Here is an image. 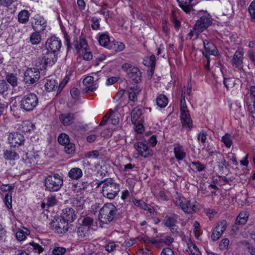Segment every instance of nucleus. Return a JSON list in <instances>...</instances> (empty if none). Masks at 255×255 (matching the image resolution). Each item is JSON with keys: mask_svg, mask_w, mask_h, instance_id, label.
I'll use <instances>...</instances> for the list:
<instances>
[{"mask_svg": "<svg viewBox=\"0 0 255 255\" xmlns=\"http://www.w3.org/2000/svg\"><path fill=\"white\" fill-rule=\"evenodd\" d=\"M178 217L177 215L166 216L164 220L165 226L169 228L173 233L178 232V227L176 225Z\"/></svg>", "mask_w": 255, "mask_h": 255, "instance_id": "aec40b11", "label": "nucleus"}, {"mask_svg": "<svg viewBox=\"0 0 255 255\" xmlns=\"http://www.w3.org/2000/svg\"><path fill=\"white\" fill-rule=\"evenodd\" d=\"M47 65H48L43 57V56H41L38 57L36 61H35V66L37 70H42L45 69Z\"/></svg>", "mask_w": 255, "mask_h": 255, "instance_id": "4c0bfd02", "label": "nucleus"}, {"mask_svg": "<svg viewBox=\"0 0 255 255\" xmlns=\"http://www.w3.org/2000/svg\"><path fill=\"white\" fill-rule=\"evenodd\" d=\"M185 90V88L184 87L181 92L180 103V120L183 127L191 129L193 128V123L186 103Z\"/></svg>", "mask_w": 255, "mask_h": 255, "instance_id": "f257e3e1", "label": "nucleus"}, {"mask_svg": "<svg viewBox=\"0 0 255 255\" xmlns=\"http://www.w3.org/2000/svg\"><path fill=\"white\" fill-rule=\"evenodd\" d=\"M8 140L11 146L18 147L23 144L25 139L20 133L11 132L8 135Z\"/></svg>", "mask_w": 255, "mask_h": 255, "instance_id": "f8f14e48", "label": "nucleus"}, {"mask_svg": "<svg viewBox=\"0 0 255 255\" xmlns=\"http://www.w3.org/2000/svg\"><path fill=\"white\" fill-rule=\"evenodd\" d=\"M39 159V155L33 152L25 153L22 156V160L28 167L34 165Z\"/></svg>", "mask_w": 255, "mask_h": 255, "instance_id": "f3484780", "label": "nucleus"}, {"mask_svg": "<svg viewBox=\"0 0 255 255\" xmlns=\"http://www.w3.org/2000/svg\"><path fill=\"white\" fill-rule=\"evenodd\" d=\"M46 190L56 192L60 190L63 184L62 177L58 173H53L47 176L44 180Z\"/></svg>", "mask_w": 255, "mask_h": 255, "instance_id": "39448f33", "label": "nucleus"}, {"mask_svg": "<svg viewBox=\"0 0 255 255\" xmlns=\"http://www.w3.org/2000/svg\"><path fill=\"white\" fill-rule=\"evenodd\" d=\"M34 128V125L29 121L23 122L22 124V131L24 132H29Z\"/></svg>", "mask_w": 255, "mask_h": 255, "instance_id": "a18cd8bd", "label": "nucleus"}, {"mask_svg": "<svg viewBox=\"0 0 255 255\" xmlns=\"http://www.w3.org/2000/svg\"><path fill=\"white\" fill-rule=\"evenodd\" d=\"M61 46V40L55 36H51L48 38L46 42V50L53 52H58Z\"/></svg>", "mask_w": 255, "mask_h": 255, "instance_id": "9b49d317", "label": "nucleus"}, {"mask_svg": "<svg viewBox=\"0 0 255 255\" xmlns=\"http://www.w3.org/2000/svg\"><path fill=\"white\" fill-rule=\"evenodd\" d=\"M246 107L249 112L255 114V101L250 98H246Z\"/></svg>", "mask_w": 255, "mask_h": 255, "instance_id": "e433bc0d", "label": "nucleus"}, {"mask_svg": "<svg viewBox=\"0 0 255 255\" xmlns=\"http://www.w3.org/2000/svg\"><path fill=\"white\" fill-rule=\"evenodd\" d=\"M207 132L204 130H202L198 134L197 139L202 143H204L207 140Z\"/></svg>", "mask_w": 255, "mask_h": 255, "instance_id": "680f3d73", "label": "nucleus"}, {"mask_svg": "<svg viewBox=\"0 0 255 255\" xmlns=\"http://www.w3.org/2000/svg\"><path fill=\"white\" fill-rule=\"evenodd\" d=\"M40 78V73L35 68H28L24 74V81L27 84H33Z\"/></svg>", "mask_w": 255, "mask_h": 255, "instance_id": "1a4fd4ad", "label": "nucleus"}, {"mask_svg": "<svg viewBox=\"0 0 255 255\" xmlns=\"http://www.w3.org/2000/svg\"><path fill=\"white\" fill-rule=\"evenodd\" d=\"M28 248L29 250L32 251L35 253L40 254L43 251V248L40 245L34 242H30Z\"/></svg>", "mask_w": 255, "mask_h": 255, "instance_id": "a19ab883", "label": "nucleus"}, {"mask_svg": "<svg viewBox=\"0 0 255 255\" xmlns=\"http://www.w3.org/2000/svg\"><path fill=\"white\" fill-rule=\"evenodd\" d=\"M64 151L68 154L72 153L75 150V145L74 144L69 142V143L64 144Z\"/></svg>", "mask_w": 255, "mask_h": 255, "instance_id": "6e6d98bb", "label": "nucleus"}, {"mask_svg": "<svg viewBox=\"0 0 255 255\" xmlns=\"http://www.w3.org/2000/svg\"><path fill=\"white\" fill-rule=\"evenodd\" d=\"M194 234L196 237L197 239H198V238L200 236V225L199 222L197 221L194 222Z\"/></svg>", "mask_w": 255, "mask_h": 255, "instance_id": "0e129e2a", "label": "nucleus"}, {"mask_svg": "<svg viewBox=\"0 0 255 255\" xmlns=\"http://www.w3.org/2000/svg\"><path fill=\"white\" fill-rule=\"evenodd\" d=\"M193 0H176L179 6L186 13H190L193 10L191 2Z\"/></svg>", "mask_w": 255, "mask_h": 255, "instance_id": "5701e85b", "label": "nucleus"}, {"mask_svg": "<svg viewBox=\"0 0 255 255\" xmlns=\"http://www.w3.org/2000/svg\"><path fill=\"white\" fill-rule=\"evenodd\" d=\"M48 65L51 66L54 64L57 61L56 53L53 51H48L42 55Z\"/></svg>", "mask_w": 255, "mask_h": 255, "instance_id": "a878e982", "label": "nucleus"}, {"mask_svg": "<svg viewBox=\"0 0 255 255\" xmlns=\"http://www.w3.org/2000/svg\"><path fill=\"white\" fill-rule=\"evenodd\" d=\"M40 31H35L31 34L29 37V41L32 45H38L41 41V36L40 34Z\"/></svg>", "mask_w": 255, "mask_h": 255, "instance_id": "72a5a7b5", "label": "nucleus"}, {"mask_svg": "<svg viewBox=\"0 0 255 255\" xmlns=\"http://www.w3.org/2000/svg\"><path fill=\"white\" fill-rule=\"evenodd\" d=\"M12 188L11 186L6 185H2L0 186V193H6L8 195L11 194Z\"/></svg>", "mask_w": 255, "mask_h": 255, "instance_id": "5fc2aeb1", "label": "nucleus"}, {"mask_svg": "<svg viewBox=\"0 0 255 255\" xmlns=\"http://www.w3.org/2000/svg\"><path fill=\"white\" fill-rule=\"evenodd\" d=\"M46 205L48 207H52L56 204L57 200L54 196H49L46 198Z\"/></svg>", "mask_w": 255, "mask_h": 255, "instance_id": "13d9d810", "label": "nucleus"}, {"mask_svg": "<svg viewBox=\"0 0 255 255\" xmlns=\"http://www.w3.org/2000/svg\"><path fill=\"white\" fill-rule=\"evenodd\" d=\"M77 234L79 238L82 239L89 236L90 234V229L79 224L78 227Z\"/></svg>", "mask_w": 255, "mask_h": 255, "instance_id": "473e14b6", "label": "nucleus"}, {"mask_svg": "<svg viewBox=\"0 0 255 255\" xmlns=\"http://www.w3.org/2000/svg\"><path fill=\"white\" fill-rule=\"evenodd\" d=\"M133 203L136 206L139 207L145 210H147L150 213H151L152 209L150 207H148V205L143 201L141 200L135 199L133 201Z\"/></svg>", "mask_w": 255, "mask_h": 255, "instance_id": "79ce46f5", "label": "nucleus"}, {"mask_svg": "<svg viewBox=\"0 0 255 255\" xmlns=\"http://www.w3.org/2000/svg\"><path fill=\"white\" fill-rule=\"evenodd\" d=\"M31 24L34 30L42 32L45 29L47 22L43 16L37 14L31 18Z\"/></svg>", "mask_w": 255, "mask_h": 255, "instance_id": "9d476101", "label": "nucleus"}, {"mask_svg": "<svg viewBox=\"0 0 255 255\" xmlns=\"http://www.w3.org/2000/svg\"><path fill=\"white\" fill-rule=\"evenodd\" d=\"M229 243L230 241L228 238H224L222 239L219 244L220 249L221 250L228 249Z\"/></svg>", "mask_w": 255, "mask_h": 255, "instance_id": "052dcab7", "label": "nucleus"}, {"mask_svg": "<svg viewBox=\"0 0 255 255\" xmlns=\"http://www.w3.org/2000/svg\"><path fill=\"white\" fill-rule=\"evenodd\" d=\"M191 165L194 167L193 170H195L196 171L201 172L204 170L206 168L205 165L201 163L198 161H192L191 162Z\"/></svg>", "mask_w": 255, "mask_h": 255, "instance_id": "09e8293b", "label": "nucleus"}, {"mask_svg": "<svg viewBox=\"0 0 255 255\" xmlns=\"http://www.w3.org/2000/svg\"><path fill=\"white\" fill-rule=\"evenodd\" d=\"M227 226V222L225 220H222L217 223V225L215 229L219 231L221 233L223 234L226 230Z\"/></svg>", "mask_w": 255, "mask_h": 255, "instance_id": "3c124183", "label": "nucleus"}, {"mask_svg": "<svg viewBox=\"0 0 255 255\" xmlns=\"http://www.w3.org/2000/svg\"><path fill=\"white\" fill-rule=\"evenodd\" d=\"M82 176V170L78 167L72 168L68 172V176L73 180H78L81 178Z\"/></svg>", "mask_w": 255, "mask_h": 255, "instance_id": "bb28decb", "label": "nucleus"}, {"mask_svg": "<svg viewBox=\"0 0 255 255\" xmlns=\"http://www.w3.org/2000/svg\"><path fill=\"white\" fill-rule=\"evenodd\" d=\"M102 184V193L104 197L109 200L114 199L120 192V185L111 179L105 180Z\"/></svg>", "mask_w": 255, "mask_h": 255, "instance_id": "7ed1b4c3", "label": "nucleus"}, {"mask_svg": "<svg viewBox=\"0 0 255 255\" xmlns=\"http://www.w3.org/2000/svg\"><path fill=\"white\" fill-rule=\"evenodd\" d=\"M213 19L212 16L209 14H206L201 16L196 21L195 25L188 34L191 38L194 35L197 37L199 33L207 29L212 23Z\"/></svg>", "mask_w": 255, "mask_h": 255, "instance_id": "20e7f679", "label": "nucleus"}, {"mask_svg": "<svg viewBox=\"0 0 255 255\" xmlns=\"http://www.w3.org/2000/svg\"><path fill=\"white\" fill-rule=\"evenodd\" d=\"M51 226L52 229L54 230L55 232L59 234L66 232L68 229V223L62 219L52 221L51 223Z\"/></svg>", "mask_w": 255, "mask_h": 255, "instance_id": "ddd939ff", "label": "nucleus"}, {"mask_svg": "<svg viewBox=\"0 0 255 255\" xmlns=\"http://www.w3.org/2000/svg\"><path fill=\"white\" fill-rule=\"evenodd\" d=\"M30 234V232L28 229L23 227L22 229H19L16 232L15 237L19 241H23Z\"/></svg>", "mask_w": 255, "mask_h": 255, "instance_id": "cd10ccee", "label": "nucleus"}, {"mask_svg": "<svg viewBox=\"0 0 255 255\" xmlns=\"http://www.w3.org/2000/svg\"><path fill=\"white\" fill-rule=\"evenodd\" d=\"M6 79L7 82L12 86L15 87L17 85V77L16 74L13 73H8L6 74Z\"/></svg>", "mask_w": 255, "mask_h": 255, "instance_id": "ea45409f", "label": "nucleus"}, {"mask_svg": "<svg viewBox=\"0 0 255 255\" xmlns=\"http://www.w3.org/2000/svg\"><path fill=\"white\" fill-rule=\"evenodd\" d=\"M57 84L58 83L56 82L55 80L47 79L45 83V89L48 92L52 91L57 87Z\"/></svg>", "mask_w": 255, "mask_h": 255, "instance_id": "c9c22d12", "label": "nucleus"}, {"mask_svg": "<svg viewBox=\"0 0 255 255\" xmlns=\"http://www.w3.org/2000/svg\"><path fill=\"white\" fill-rule=\"evenodd\" d=\"M173 147L174 156L177 161L182 160L186 157L187 153L183 145L177 142L173 144Z\"/></svg>", "mask_w": 255, "mask_h": 255, "instance_id": "dca6fc26", "label": "nucleus"}, {"mask_svg": "<svg viewBox=\"0 0 255 255\" xmlns=\"http://www.w3.org/2000/svg\"><path fill=\"white\" fill-rule=\"evenodd\" d=\"M224 84L228 90L229 88H232L235 86V80L232 78H224Z\"/></svg>", "mask_w": 255, "mask_h": 255, "instance_id": "4d7b16f0", "label": "nucleus"}, {"mask_svg": "<svg viewBox=\"0 0 255 255\" xmlns=\"http://www.w3.org/2000/svg\"><path fill=\"white\" fill-rule=\"evenodd\" d=\"M79 224L85 226V227L90 229L93 223V220L89 217H84L79 219Z\"/></svg>", "mask_w": 255, "mask_h": 255, "instance_id": "58836bf2", "label": "nucleus"}, {"mask_svg": "<svg viewBox=\"0 0 255 255\" xmlns=\"http://www.w3.org/2000/svg\"><path fill=\"white\" fill-rule=\"evenodd\" d=\"M83 83L85 87L84 89L85 93L94 91L98 87L97 82L94 80V78L91 76L86 77L83 80Z\"/></svg>", "mask_w": 255, "mask_h": 255, "instance_id": "2eb2a0df", "label": "nucleus"}, {"mask_svg": "<svg viewBox=\"0 0 255 255\" xmlns=\"http://www.w3.org/2000/svg\"><path fill=\"white\" fill-rule=\"evenodd\" d=\"M173 201L175 205L180 207L185 213L192 214L196 211V202L194 200H188L183 196L177 195Z\"/></svg>", "mask_w": 255, "mask_h": 255, "instance_id": "423d86ee", "label": "nucleus"}, {"mask_svg": "<svg viewBox=\"0 0 255 255\" xmlns=\"http://www.w3.org/2000/svg\"><path fill=\"white\" fill-rule=\"evenodd\" d=\"M83 55V59L86 60H90L92 59L93 55L91 51L89 50V48L86 49L82 52Z\"/></svg>", "mask_w": 255, "mask_h": 255, "instance_id": "338daca9", "label": "nucleus"}, {"mask_svg": "<svg viewBox=\"0 0 255 255\" xmlns=\"http://www.w3.org/2000/svg\"><path fill=\"white\" fill-rule=\"evenodd\" d=\"M184 240L186 243L188 249L192 255H201V253L198 248L195 245L189 237H185Z\"/></svg>", "mask_w": 255, "mask_h": 255, "instance_id": "b1692460", "label": "nucleus"}, {"mask_svg": "<svg viewBox=\"0 0 255 255\" xmlns=\"http://www.w3.org/2000/svg\"><path fill=\"white\" fill-rule=\"evenodd\" d=\"M156 105L160 108H165L168 104L167 97L163 94L158 95L156 99Z\"/></svg>", "mask_w": 255, "mask_h": 255, "instance_id": "7c9ffc66", "label": "nucleus"}, {"mask_svg": "<svg viewBox=\"0 0 255 255\" xmlns=\"http://www.w3.org/2000/svg\"><path fill=\"white\" fill-rule=\"evenodd\" d=\"M38 99L37 96L33 93L25 95L21 100L20 106L26 111H32L37 105Z\"/></svg>", "mask_w": 255, "mask_h": 255, "instance_id": "6e6552de", "label": "nucleus"}, {"mask_svg": "<svg viewBox=\"0 0 255 255\" xmlns=\"http://www.w3.org/2000/svg\"><path fill=\"white\" fill-rule=\"evenodd\" d=\"M117 212L116 207L111 203H106L100 209L99 219L101 223L108 224L115 217Z\"/></svg>", "mask_w": 255, "mask_h": 255, "instance_id": "f03ea898", "label": "nucleus"}, {"mask_svg": "<svg viewBox=\"0 0 255 255\" xmlns=\"http://www.w3.org/2000/svg\"><path fill=\"white\" fill-rule=\"evenodd\" d=\"M142 114V110L136 107L133 109L131 114V121L132 124H135L137 120Z\"/></svg>", "mask_w": 255, "mask_h": 255, "instance_id": "f704fd0d", "label": "nucleus"}, {"mask_svg": "<svg viewBox=\"0 0 255 255\" xmlns=\"http://www.w3.org/2000/svg\"><path fill=\"white\" fill-rule=\"evenodd\" d=\"M75 117L73 113H64L59 116V120L61 124L65 127L72 125L75 121Z\"/></svg>", "mask_w": 255, "mask_h": 255, "instance_id": "a211bd4d", "label": "nucleus"}, {"mask_svg": "<svg viewBox=\"0 0 255 255\" xmlns=\"http://www.w3.org/2000/svg\"><path fill=\"white\" fill-rule=\"evenodd\" d=\"M110 41V38L108 34L106 33L99 34L98 41L100 45L110 49L111 47L109 46Z\"/></svg>", "mask_w": 255, "mask_h": 255, "instance_id": "2f4dec72", "label": "nucleus"}, {"mask_svg": "<svg viewBox=\"0 0 255 255\" xmlns=\"http://www.w3.org/2000/svg\"><path fill=\"white\" fill-rule=\"evenodd\" d=\"M134 147L139 155L144 158H147L151 156L152 154V150L146 144L142 142L135 143L134 144Z\"/></svg>", "mask_w": 255, "mask_h": 255, "instance_id": "4468645a", "label": "nucleus"}, {"mask_svg": "<svg viewBox=\"0 0 255 255\" xmlns=\"http://www.w3.org/2000/svg\"><path fill=\"white\" fill-rule=\"evenodd\" d=\"M97 168L98 173L101 175H105V174L107 172V167L105 163H103V164L101 165H98Z\"/></svg>", "mask_w": 255, "mask_h": 255, "instance_id": "69168bd1", "label": "nucleus"}, {"mask_svg": "<svg viewBox=\"0 0 255 255\" xmlns=\"http://www.w3.org/2000/svg\"><path fill=\"white\" fill-rule=\"evenodd\" d=\"M58 141L61 145L69 143L70 142L69 136L65 133H62L59 135Z\"/></svg>", "mask_w": 255, "mask_h": 255, "instance_id": "8fccbe9b", "label": "nucleus"}, {"mask_svg": "<svg viewBox=\"0 0 255 255\" xmlns=\"http://www.w3.org/2000/svg\"><path fill=\"white\" fill-rule=\"evenodd\" d=\"M244 51L243 48H239L235 52L232 62L237 67H241L243 64Z\"/></svg>", "mask_w": 255, "mask_h": 255, "instance_id": "6ab92c4d", "label": "nucleus"}, {"mask_svg": "<svg viewBox=\"0 0 255 255\" xmlns=\"http://www.w3.org/2000/svg\"><path fill=\"white\" fill-rule=\"evenodd\" d=\"M19 155L12 149H7L3 153V157L7 160H15L19 158Z\"/></svg>", "mask_w": 255, "mask_h": 255, "instance_id": "c85d7f7f", "label": "nucleus"}, {"mask_svg": "<svg viewBox=\"0 0 255 255\" xmlns=\"http://www.w3.org/2000/svg\"><path fill=\"white\" fill-rule=\"evenodd\" d=\"M249 12L251 15V19L253 21L255 19V1H253L248 8Z\"/></svg>", "mask_w": 255, "mask_h": 255, "instance_id": "864d4df0", "label": "nucleus"}, {"mask_svg": "<svg viewBox=\"0 0 255 255\" xmlns=\"http://www.w3.org/2000/svg\"><path fill=\"white\" fill-rule=\"evenodd\" d=\"M61 217L63 220L68 223V222H73L76 219L77 215L72 208H66L63 210Z\"/></svg>", "mask_w": 255, "mask_h": 255, "instance_id": "4be33fe9", "label": "nucleus"}, {"mask_svg": "<svg viewBox=\"0 0 255 255\" xmlns=\"http://www.w3.org/2000/svg\"><path fill=\"white\" fill-rule=\"evenodd\" d=\"M222 141L227 148H230L233 144L232 136L229 133H226L222 137Z\"/></svg>", "mask_w": 255, "mask_h": 255, "instance_id": "c03bdc74", "label": "nucleus"}, {"mask_svg": "<svg viewBox=\"0 0 255 255\" xmlns=\"http://www.w3.org/2000/svg\"><path fill=\"white\" fill-rule=\"evenodd\" d=\"M140 91L137 86H135L130 88V91H129L128 97L130 100L135 101L137 100V94Z\"/></svg>", "mask_w": 255, "mask_h": 255, "instance_id": "37998d69", "label": "nucleus"}, {"mask_svg": "<svg viewBox=\"0 0 255 255\" xmlns=\"http://www.w3.org/2000/svg\"><path fill=\"white\" fill-rule=\"evenodd\" d=\"M30 13L27 10H21L18 14V21L22 24L26 23L29 19Z\"/></svg>", "mask_w": 255, "mask_h": 255, "instance_id": "c756f323", "label": "nucleus"}, {"mask_svg": "<svg viewBox=\"0 0 255 255\" xmlns=\"http://www.w3.org/2000/svg\"><path fill=\"white\" fill-rule=\"evenodd\" d=\"M11 201L12 197L11 194L10 195L6 194L4 198V202L7 208L9 209L12 208Z\"/></svg>", "mask_w": 255, "mask_h": 255, "instance_id": "bf43d9fd", "label": "nucleus"}, {"mask_svg": "<svg viewBox=\"0 0 255 255\" xmlns=\"http://www.w3.org/2000/svg\"><path fill=\"white\" fill-rule=\"evenodd\" d=\"M100 20L97 17H92L91 18V27L94 30H98L100 29Z\"/></svg>", "mask_w": 255, "mask_h": 255, "instance_id": "603ef678", "label": "nucleus"}, {"mask_svg": "<svg viewBox=\"0 0 255 255\" xmlns=\"http://www.w3.org/2000/svg\"><path fill=\"white\" fill-rule=\"evenodd\" d=\"M73 45L77 53L85 51L88 48L86 40L83 38H80L79 40H76L73 42Z\"/></svg>", "mask_w": 255, "mask_h": 255, "instance_id": "393cba45", "label": "nucleus"}, {"mask_svg": "<svg viewBox=\"0 0 255 255\" xmlns=\"http://www.w3.org/2000/svg\"><path fill=\"white\" fill-rule=\"evenodd\" d=\"M204 46L205 52L203 53V55L209 60V55H217L218 54V50L216 46L212 42H210L207 40L204 41Z\"/></svg>", "mask_w": 255, "mask_h": 255, "instance_id": "412c9836", "label": "nucleus"}, {"mask_svg": "<svg viewBox=\"0 0 255 255\" xmlns=\"http://www.w3.org/2000/svg\"><path fill=\"white\" fill-rule=\"evenodd\" d=\"M66 252V249L63 247H56L53 249L52 253L54 255H62Z\"/></svg>", "mask_w": 255, "mask_h": 255, "instance_id": "774afa93", "label": "nucleus"}, {"mask_svg": "<svg viewBox=\"0 0 255 255\" xmlns=\"http://www.w3.org/2000/svg\"><path fill=\"white\" fill-rule=\"evenodd\" d=\"M248 216L246 212H241L237 217L236 223L237 224L244 225L245 224L247 221Z\"/></svg>", "mask_w": 255, "mask_h": 255, "instance_id": "de8ad7c7", "label": "nucleus"}, {"mask_svg": "<svg viewBox=\"0 0 255 255\" xmlns=\"http://www.w3.org/2000/svg\"><path fill=\"white\" fill-rule=\"evenodd\" d=\"M72 204L77 210L82 211L84 208V200L79 198L74 199Z\"/></svg>", "mask_w": 255, "mask_h": 255, "instance_id": "49530a36", "label": "nucleus"}, {"mask_svg": "<svg viewBox=\"0 0 255 255\" xmlns=\"http://www.w3.org/2000/svg\"><path fill=\"white\" fill-rule=\"evenodd\" d=\"M123 70L126 72L127 77L131 81L136 84L141 81L142 74L140 69L129 63H125L122 66Z\"/></svg>", "mask_w": 255, "mask_h": 255, "instance_id": "0eeeda50", "label": "nucleus"}, {"mask_svg": "<svg viewBox=\"0 0 255 255\" xmlns=\"http://www.w3.org/2000/svg\"><path fill=\"white\" fill-rule=\"evenodd\" d=\"M223 235L220 232L216 229L213 230L211 238L213 241H217Z\"/></svg>", "mask_w": 255, "mask_h": 255, "instance_id": "e2e57ef3", "label": "nucleus"}]
</instances>
